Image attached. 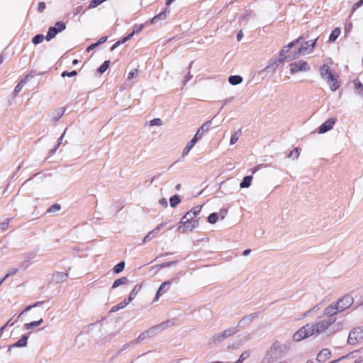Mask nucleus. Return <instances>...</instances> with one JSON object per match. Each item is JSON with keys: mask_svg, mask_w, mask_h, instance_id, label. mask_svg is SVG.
Returning <instances> with one entry per match:
<instances>
[{"mask_svg": "<svg viewBox=\"0 0 363 363\" xmlns=\"http://www.w3.org/2000/svg\"><path fill=\"white\" fill-rule=\"evenodd\" d=\"M333 323L334 320L330 318L306 324L294 334L293 339L295 341H300L311 336H318L326 333Z\"/></svg>", "mask_w": 363, "mask_h": 363, "instance_id": "obj_1", "label": "nucleus"}, {"mask_svg": "<svg viewBox=\"0 0 363 363\" xmlns=\"http://www.w3.org/2000/svg\"><path fill=\"white\" fill-rule=\"evenodd\" d=\"M321 77L327 82L331 91H335L340 87V83L337 81L338 76L334 75L330 68L327 65L320 66L319 69Z\"/></svg>", "mask_w": 363, "mask_h": 363, "instance_id": "obj_2", "label": "nucleus"}, {"mask_svg": "<svg viewBox=\"0 0 363 363\" xmlns=\"http://www.w3.org/2000/svg\"><path fill=\"white\" fill-rule=\"evenodd\" d=\"M192 213H186L180 220L177 230L182 233L192 231L199 226V220L193 217Z\"/></svg>", "mask_w": 363, "mask_h": 363, "instance_id": "obj_3", "label": "nucleus"}, {"mask_svg": "<svg viewBox=\"0 0 363 363\" xmlns=\"http://www.w3.org/2000/svg\"><path fill=\"white\" fill-rule=\"evenodd\" d=\"M172 323V320L164 321L157 325L150 328V329L145 330V332H143L142 333L140 334L138 338L134 340V342H135V345L140 341L146 340L148 337L153 336L158 333L162 332L167 327H169Z\"/></svg>", "mask_w": 363, "mask_h": 363, "instance_id": "obj_4", "label": "nucleus"}, {"mask_svg": "<svg viewBox=\"0 0 363 363\" xmlns=\"http://www.w3.org/2000/svg\"><path fill=\"white\" fill-rule=\"evenodd\" d=\"M316 41L317 38L306 42L304 44L301 45L297 50H294V54L291 56H289V57L296 58L300 55H305L311 53L316 45Z\"/></svg>", "mask_w": 363, "mask_h": 363, "instance_id": "obj_5", "label": "nucleus"}, {"mask_svg": "<svg viewBox=\"0 0 363 363\" xmlns=\"http://www.w3.org/2000/svg\"><path fill=\"white\" fill-rule=\"evenodd\" d=\"M238 332V327H230L222 332L218 333L213 335L211 342L213 343H218L223 341L226 338L236 334Z\"/></svg>", "mask_w": 363, "mask_h": 363, "instance_id": "obj_6", "label": "nucleus"}, {"mask_svg": "<svg viewBox=\"0 0 363 363\" xmlns=\"http://www.w3.org/2000/svg\"><path fill=\"white\" fill-rule=\"evenodd\" d=\"M363 342V327H357L352 330L347 338L349 345H354Z\"/></svg>", "mask_w": 363, "mask_h": 363, "instance_id": "obj_7", "label": "nucleus"}, {"mask_svg": "<svg viewBox=\"0 0 363 363\" xmlns=\"http://www.w3.org/2000/svg\"><path fill=\"white\" fill-rule=\"evenodd\" d=\"M290 73L291 74H296L300 72H308L310 69V66L308 65L306 61L298 60L292 62L289 65Z\"/></svg>", "mask_w": 363, "mask_h": 363, "instance_id": "obj_8", "label": "nucleus"}, {"mask_svg": "<svg viewBox=\"0 0 363 363\" xmlns=\"http://www.w3.org/2000/svg\"><path fill=\"white\" fill-rule=\"evenodd\" d=\"M302 40H303V37H299L296 40L291 42L287 45L284 46L279 53V58L278 61L279 62H283L286 58H289L290 60H292L293 58H290L289 56H291L294 54V52L291 54H289L287 57L285 55V53L289 52V50L292 48H294L295 45L299 44Z\"/></svg>", "mask_w": 363, "mask_h": 363, "instance_id": "obj_9", "label": "nucleus"}, {"mask_svg": "<svg viewBox=\"0 0 363 363\" xmlns=\"http://www.w3.org/2000/svg\"><path fill=\"white\" fill-rule=\"evenodd\" d=\"M354 303V299L350 296H345L340 298L337 302H335L336 306H338V310L340 312L345 311V309L350 308Z\"/></svg>", "mask_w": 363, "mask_h": 363, "instance_id": "obj_10", "label": "nucleus"}, {"mask_svg": "<svg viewBox=\"0 0 363 363\" xmlns=\"http://www.w3.org/2000/svg\"><path fill=\"white\" fill-rule=\"evenodd\" d=\"M212 122L211 121H208L205 122L196 131V134L194 136V138L197 141L200 140L205 133H208L211 129Z\"/></svg>", "mask_w": 363, "mask_h": 363, "instance_id": "obj_11", "label": "nucleus"}, {"mask_svg": "<svg viewBox=\"0 0 363 363\" xmlns=\"http://www.w3.org/2000/svg\"><path fill=\"white\" fill-rule=\"evenodd\" d=\"M259 313H252L248 315H245L242 318L238 324V328H245L251 324V323L258 317Z\"/></svg>", "mask_w": 363, "mask_h": 363, "instance_id": "obj_12", "label": "nucleus"}, {"mask_svg": "<svg viewBox=\"0 0 363 363\" xmlns=\"http://www.w3.org/2000/svg\"><path fill=\"white\" fill-rule=\"evenodd\" d=\"M338 313H340L338 306H336L335 303L328 306L324 310V315L327 317L326 319L331 318L332 320H334V323L336 321V318L335 315Z\"/></svg>", "mask_w": 363, "mask_h": 363, "instance_id": "obj_13", "label": "nucleus"}, {"mask_svg": "<svg viewBox=\"0 0 363 363\" xmlns=\"http://www.w3.org/2000/svg\"><path fill=\"white\" fill-rule=\"evenodd\" d=\"M336 122V118H331L325 121L321 125L319 126L318 133H325L333 128Z\"/></svg>", "mask_w": 363, "mask_h": 363, "instance_id": "obj_14", "label": "nucleus"}, {"mask_svg": "<svg viewBox=\"0 0 363 363\" xmlns=\"http://www.w3.org/2000/svg\"><path fill=\"white\" fill-rule=\"evenodd\" d=\"M172 284V281H164L163 282L160 286L159 287L157 293H156V295H155V300L154 301H157L159 300L160 297L163 295L164 294H165L167 291H169V289H170V286Z\"/></svg>", "mask_w": 363, "mask_h": 363, "instance_id": "obj_15", "label": "nucleus"}, {"mask_svg": "<svg viewBox=\"0 0 363 363\" xmlns=\"http://www.w3.org/2000/svg\"><path fill=\"white\" fill-rule=\"evenodd\" d=\"M33 77V74L30 73V74H28L24 79H23L22 80H21L18 84L17 85L15 86L14 88V90H13V95L14 96H17L18 94V93L21 91L22 88L26 85V84L27 83V81L29 78H32Z\"/></svg>", "mask_w": 363, "mask_h": 363, "instance_id": "obj_16", "label": "nucleus"}, {"mask_svg": "<svg viewBox=\"0 0 363 363\" xmlns=\"http://www.w3.org/2000/svg\"><path fill=\"white\" fill-rule=\"evenodd\" d=\"M169 13H170L169 9L166 8L164 11H161L160 13H159L158 14L155 16L151 19V23H157L159 21L164 20L167 17V16L169 15Z\"/></svg>", "mask_w": 363, "mask_h": 363, "instance_id": "obj_17", "label": "nucleus"}, {"mask_svg": "<svg viewBox=\"0 0 363 363\" xmlns=\"http://www.w3.org/2000/svg\"><path fill=\"white\" fill-rule=\"evenodd\" d=\"M331 356V352L329 349H323L317 355V361L319 362H324L328 359Z\"/></svg>", "mask_w": 363, "mask_h": 363, "instance_id": "obj_18", "label": "nucleus"}, {"mask_svg": "<svg viewBox=\"0 0 363 363\" xmlns=\"http://www.w3.org/2000/svg\"><path fill=\"white\" fill-rule=\"evenodd\" d=\"M28 336L26 335H23L20 340H18L16 342L9 345L8 350L11 351L13 347H23L27 345Z\"/></svg>", "mask_w": 363, "mask_h": 363, "instance_id": "obj_19", "label": "nucleus"}, {"mask_svg": "<svg viewBox=\"0 0 363 363\" xmlns=\"http://www.w3.org/2000/svg\"><path fill=\"white\" fill-rule=\"evenodd\" d=\"M198 141L195 140L194 138L187 143L186 146L184 148L182 156H186L189 154L190 150L193 148V147L196 145Z\"/></svg>", "mask_w": 363, "mask_h": 363, "instance_id": "obj_20", "label": "nucleus"}, {"mask_svg": "<svg viewBox=\"0 0 363 363\" xmlns=\"http://www.w3.org/2000/svg\"><path fill=\"white\" fill-rule=\"evenodd\" d=\"M142 288V285L141 284H136L133 289L130 291V294H129V296H128V301H132L135 298V296H137V294H138V292L140 291Z\"/></svg>", "mask_w": 363, "mask_h": 363, "instance_id": "obj_21", "label": "nucleus"}, {"mask_svg": "<svg viewBox=\"0 0 363 363\" xmlns=\"http://www.w3.org/2000/svg\"><path fill=\"white\" fill-rule=\"evenodd\" d=\"M128 281V279L126 277H122L116 280L112 284L111 288L116 289L121 285L126 284Z\"/></svg>", "mask_w": 363, "mask_h": 363, "instance_id": "obj_22", "label": "nucleus"}, {"mask_svg": "<svg viewBox=\"0 0 363 363\" xmlns=\"http://www.w3.org/2000/svg\"><path fill=\"white\" fill-rule=\"evenodd\" d=\"M242 82V77L240 75H232L228 78V82L232 85H238Z\"/></svg>", "mask_w": 363, "mask_h": 363, "instance_id": "obj_23", "label": "nucleus"}, {"mask_svg": "<svg viewBox=\"0 0 363 363\" xmlns=\"http://www.w3.org/2000/svg\"><path fill=\"white\" fill-rule=\"evenodd\" d=\"M43 322V318H40V320H36V321H32L30 323H26L24 325V327L26 330H32L35 327H38Z\"/></svg>", "mask_w": 363, "mask_h": 363, "instance_id": "obj_24", "label": "nucleus"}, {"mask_svg": "<svg viewBox=\"0 0 363 363\" xmlns=\"http://www.w3.org/2000/svg\"><path fill=\"white\" fill-rule=\"evenodd\" d=\"M252 181V176H246L244 177L243 180L240 184V188H248L250 186Z\"/></svg>", "mask_w": 363, "mask_h": 363, "instance_id": "obj_25", "label": "nucleus"}, {"mask_svg": "<svg viewBox=\"0 0 363 363\" xmlns=\"http://www.w3.org/2000/svg\"><path fill=\"white\" fill-rule=\"evenodd\" d=\"M340 33L341 30L339 28H335L334 30H333L329 36V42H335L336 39L339 37Z\"/></svg>", "mask_w": 363, "mask_h": 363, "instance_id": "obj_26", "label": "nucleus"}, {"mask_svg": "<svg viewBox=\"0 0 363 363\" xmlns=\"http://www.w3.org/2000/svg\"><path fill=\"white\" fill-rule=\"evenodd\" d=\"M65 109L62 108H58L52 114V121L57 122L64 114Z\"/></svg>", "mask_w": 363, "mask_h": 363, "instance_id": "obj_27", "label": "nucleus"}, {"mask_svg": "<svg viewBox=\"0 0 363 363\" xmlns=\"http://www.w3.org/2000/svg\"><path fill=\"white\" fill-rule=\"evenodd\" d=\"M57 33H58L56 31L55 28H52V26L49 28L47 35L45 36L46 40L50 41V40L54 38Z\"/></svg>", "mask_w": 363, "mask_h": 363, "instance_id": "obj_28", "label": "nucleus"}, {"mask_svg": "<svg viewBox=\"0 0 363 363\" xmlns=\"http://www.w3.org/2000/svg\"><path fill=\"white\" fill-rule=\"evenodd\" d=\"M68 277V274L62 272H57L54 274V279L56 281H64Z\"/></svg>", "mask_w": 363, "mask_h": 363, "instance_id": "obj_29", "label": "nucleus"}, {"mask_svg": "<svg viewBox=\"0 0 363 363\" xmlns=\"http://www.w3.org/2000/svg\"><path fill=\"white\" fill-rule=\"evenodd\" d=\"M181 202V199L178 195H174L169 199L170 206L172 208L176 207Z\"/></svg>", "mask_w": 363, "mask_h": 363, "instance_id": "obj_30", "label": "nucleus"}, {"mask_svg": "<svg viewBox=\"0 0 363 363\" xmlns=\"http://www.w3.org/2000/svg\"><path fill=\"white\" fill-rule=\"evenodd\" d=\"M354 89L356 90V93L363 98V84L360 82H355Z\"/></svg>", "mask_w": 363, "mask_h": 363, "instance_id": "obj_31", "label": "nucleus"}, {"mask_svg": "<svg viewBox=\"0 0 363 363\" xmlns=\"http://www.w3.org/2000/svg\"><path fill=\"white\" fill-rule=\"evenodd\" d=\"M125 262H120L118 263L113 269V272L114 274H118L121 272L124 268H125Z\"/></svg>", "mask_w": 363, "mask_h": 363, "instance_id": "obj_32", "label": "nucleus"}, {"mask_svg": "<svg viewBox=\"0 0 363 363\" xmlns=\"http://www.w3.org/2000/svg\"><path fill=\"white\" fill-rule=\"evenodd\" d=\"M52 28H55L57 33H60L66 28V25L62 21H57Z\"/></svg>", "mask_w": 363, "mask_h": 363, "instance_id": "obj_33", "label": "nucleus"}, {"mask_svg": "<svg viewBox=\"0 0 363 363\" xmlns=\"http://www.w3.org/2000/svg\"><path fill=\"white\" fill-rule=\"evenodd\" d=\"M109 65H110L109 60L104 61L103 62V64L98 69V72H99L100 74L104 73L109 67Z\"/></svg>", "mask_w": 363, "mask_h": 363, "instance_id": "obj_34", "label": "nucleus"}, {"mask_svg": "<svg viewBox=\"0 0 363 363\" xmlns=\"http://www.w3.org/2000/svg\"><path fill=\"white\" fill-rule=\"evenodd\" d=\"M45 37L43 34H38L32 39V43L34 45H38L43 41Z\"/></svg>", "mask_w": 363, "mask_h": 363, "instance_id": "obj_35", "label": "nucleus"}, {"mask_svg": "<svg viewBox=\"0 0 363 363\" xmlns=\"http://www.w3.org/2000/svg\"><path fill=\"white\" fill-rule=\"evenodd\" d=\"M298 156H299V150L297 147L293 149L290 152L289 155H288V157L293 160H296L298 157Z\"/></svg>", "mask_w": 363, "mask_h": 363, "instance_id": "obj_36", "label": "nucleus"}, {"mask_svg": "<svg viewBox=\"0 0 363 363\" xmlns=\"http://www.w3.org/2000/svg\"><path fill=\"white\" fill-rule=\"evenodd\" d=\"M202 206H197L189 211L188 213H192L193 217H196L197 215L201 212Z\"/></svg>", "mask_w": 363, "mask_h": 363, "instance_id": "obj_37", "label": "nucleus"}, {"mask_svg": "<svg viewBox=\"0 0 363 363\" xmlns=\"http://www.w3.org/2000/svg\"><path fill=\"white\" fill-rule=\"evenodd\" d=\"M104 1H106L105 0H91L89 4L88 8L89 9L96 8V6L101 4Z\"/></svg>", "mask_w": 363, "mask_h": 363, "instance_id": "obj_38", "label": "nucleus"}, {"mask_svg": "<svg viewBox=\"0 0 363 363\" xmlns=\"http://www.w3.org/2000/svg\"><path fill=\"white\" fill-rule=\"evenodd\" d=\"M218 219V215L216 213H211L208 217V221L210 223H216Z\"/></svg>", "mask_w": 363, "mask_h": 363, "instance_id": "obj_39", "label": "nucleus"}, {"mask_svg": "<svg viewBox=\"0 0 363 363\" xmlns=\"http://www.w3.org/2000/svg\"><path fill=\"white\" fill-rule=\"evenodd\" d=\"M155 231L152 230L150 231L147 235L143 238V243H146L155 238Z\"/></svg>", "mask_w": 363, "mask_h": 363, "instance_id": "obj_40", "label": "nucleus"}, {"mask_svg": "<svg viewBox=\"0 0 363 363\" xmlns=\"http://www.w3.org/2000/svg\"><path fill=\"white\" fill-rule=\"evenodd\" d=\"M65 134V131L60 137V138L58 139V141H57V144L55 145V147L50 150L52 155L55 153V152L57 151V148L60 145V144H61V143H62V141L63 140Z\"/></svg>", "mask_w": 363, "mask_h": 363, "instance_id": "obj_41", "label": "nucleus"}, {"mask_svg": "<svg viewBox=\"0 0 363 363\" xmlns=\"http://www.w3.org/2000/svg\"><path fill=\"white\" fill-rule=\"evenodd\" d=\"M250 357V352L249 351H245L243 352L239 359L237 360L238 363H242L245 359H247Z\"/></svg>", "mask_w": 363, "mask_h": 363, "instance_id": "obj_42", "label": "nucleus"}, {"mask_svg": "<svg viewBox=\"0 0 363 363\" xmlns=\"http://www.w3.org/2000/svg\"><path fill=\"white\" fill-rule=\"evenodd\" d=\"M177 263V261L167 262H164L160 264L156 265V267H160V268H165L167 267L175 265Z\"/></svg>", "mask_w": 363, "mask_h": 363, "instance_id": "obj_43", "label": "nucleus"}, {"mask_svg": "<svg viewBox=\"0 0 363 363\" xmlns=\"http://www.w3.org/2000/svg\"><path fill=\"white\" fill-rule=\"evenodd\" d=\"M162 125V121L160 118H154L150 121V126H161Z\"/></svg>", "mask_w": 363, "mask_h": 363, "instance_id": "obj_44", "label": "nucleus"}, {"mask_svg": "<svg viewBox=\"0 0 363 363\" xmlns=\"http://www.w3.org/2000/svg\"><path fill=\"white\" fill-rule=\"evenodd\" d=\"M238 133H240V130H238V132H235L230 138V145H234L235 143H237V141L238 140Z\"/></svg>", "mask_w": 363, "mask_h": 363, "instance_id": "obj_45", "label": "nucleus"}, {"mask_svg": "<svg viewBox=\"0 0 363 363\" xmlns=\"http://www.w3.org/2000/svg\"><path fill=\"white\" fill-rule=\"evenodd\" d=\"M60 209V206L57 203L52 205L48 209V213H53L58 211Z\"/></svg>", "mask_w": 363, "mask_h": 363, "instance_id": "obj_46", "label": "nucleus"}, {"mask_svg": "<svg viewBox=\"0 0 363 363\" xmlns=\"http://www.w3.org/2000/svg\"><path fill=\"white\" fill-rule=\"evenodd\" d=\"M77 74V71L75 70H73L72 72H67V71H65L62 73L61 76L62 77H74Z\"/></svg>", "mask_w": 363, "mask_h": 363, "instance_id": "obj_47", "label": "nucleus"}, {"mask_svg": "<svg viewBox=\"0 0 363 363\" xmlns=\"http://www.w3.org/2000/svg\"><path fill=\"white\" fill-rule=\"evenodd\" d=\"M363 4V0H359V1L356 2L353 4L352 8V14L362 5Z\"/></svg>", "mask_w": 363, "mask_h": 363, "instance_id": "obj_48", "label": "nucleus"}, {"mask_svg": "<svg viewBox=\"0 0 363 363\" xmlns=\"http://www.w3.org/2000/svg\"><path fill=\"white\" fill-rule=\"evenodd\" d=\"M135 345V342H134V340H133L129 343H126V344L123 345L120 351L121 352L124 351V350H127L128 347H134Z\"/></svg>", "mask_w": 363, "mask_h": 363, "instance_id": "obj_49", "label": "nucleus"}, {"mask_svg": "<svg viewBox=\"0 0 363 363\" xmlns=\"http://www.w3.org/2000/svg\"><path fill=\"white\" fill-rule=\"evenodd\" d=\"M352 28V23L351 21H347L345 26V33H349Z\"/></svg>", "mask_w": 363, "mask_h": 363, "instance_id": "obj_50", "label": "nucleus"}, {"mask_svg": "<svg viewBox=\"0 0 363 363\" xmlns=\"http://www.w3.org/2000/svg\"><path fill=\"white\" fill-rule=\"evenodd\" d=\"M130 301H128V299H125L123 301L117 304V308L121 309L124 308Z\"/></svg>", "mask_w": 363, "mask_h": 363, "instance_id": "obj_51", "label": "nucleus"}, {"mask_svg": "<svg viewBox=\"0 0 363 363\" xmlns=\"http://www.w3.org/2000/svg\"><path fill=\"white\" fill-rule=\"evenodd\" d=\"M12 218L7 219L6 221H5V222H4L2 223H0V229L2 230H6L8 226H9V222H10V220Z\"/></svg>", "mask_w": 363, "mask_h": 363, "instance_id": "obj_52", "label": "nucleus"}, {"mask_svg": "<svg viewBox=\"0 0 363 363\" xmlns=\"http://www.w3.org/2000/svg\"><path fill=\"white\" fill-rule=\"evenodd\" d=\"M18 271V268H12L9 272L5 275V278L7 279L9 277L15 274Z\"/></svg>", "mask_w": 363, "mask_h": 363, "instance_id": "obj_53", "label": "nucleus"}, {"mask_svg": "<svg viewBox=\"0 0 363 363\" xmlns=\"http://www.w3.org/2000/svg\"><path fill=\"white\" fill-rule=\"evenodd\" d=\"M138 74V69H133L128 73V79H133Z\"/></svg>", "mask_w": 363, "mask_h": 363, "instance_id": "obj_54", "label": "nucleus"}, {"mask_svg": "<svg viewBox=\"0 0 363 363\" xmlns=\"http://www.w3.org/2000/svg\"><path fill=\"white\" fill-rule=\"evenodd\" d=\"M45 4L43 1L40 2L38 4V11L40 13H42L45 9Z\"/></svg>", "mask_w": 363, "mask_h": 363, "instance_id": "obj_55", "label": "nucleus"}, {"mask_svg": "<svg viewBox=\"0 0 363 363\" xmlns=\"http://www.w3.org/2000/svg\"><path fill=\"white\" fill-rule=\"evenodd\" d=\"M167 223H162L157 227L153 229V230L155 233H157Z\"/></svg>", "mask_w": 363, "mask_h": 363, "instance_id": "obj_56", "label": "nucleus"}, {"mask_svg": "<svg viewBox=\"0 0 363 363\" xmlns=\"http://www.w3.org/2000/svg\"><path fill=\"white\" fill-rule=\"evenodd\" d=\"M106 40H107V37L106 36H103L96 43V44L98 46V45L105 43Z\"/></svg>", "mask_w": 363, "mask_h": 363, "instance_id": "obj_57", "label": "nucleus"}, {"mask_svg": "<svg viewBox=\"0 0 363 363\" xmlns=\"http://www.w3.org/2000/svg\"><path fill=\"white\" fill-rule=\"evenodd\" d=\"M143 28V25H139V26L136 25V26H135L133 31L135 32V33H138L139 31H140Z\"/></svg>", "mask_w": 363, "mask_h": 363, "instance_id": "obj_58", "label": "nucleus"}, {"mask_svg": "<svg viewBox=\"0 0 363 363\" xmlns=\"http://www.w3.org/2000/svg\"><path fill=\"white\" fill-rule=\"evenodd\" d=\"M159 203L162 206H164L165 207L167 206V201L165 198H162L159 200Z\"/></svg>", "mask_w": 363, "mask_h": 363, "instance_id": "obj_59", "label": "nucleus"}, {"mask_svg": "<svg viewBox=\"0 0 363 363\" xmlns=\"http://www.w3.org/2000/svg\"><path fill=\"white\" fill-rule=\"evenodd\" d=\"M28 260L24 261L20 264V267L22 269H26L28 267Z\"/></svg>", "mask_w": 363, "mask_h": 363, "instance_id": "obj_60", "label": "nucleus"}, {"mask_svg": "<svg viewBox=\"0 0 363 363\" xmlns=\"http://www.w3.org/2000/svg\"><path fill=\"white\" fill-rule=\"evenodd\" d=\"M31 307L30 306H27L21 313H20V315H23L26 314L28 311L31 310Z\"/></svg>", "mask_w": 363, "mask_h": 363, "instance_id": "obj_61", "label": "nucleus"}, {"mask_svg": "<svg viewBox=\"0 0 363 363\" xmlns=\"http://www.w3.org/2000/svg\"><path fill=\"white\" fill-rule=\"evenodd\" d=\"M43 303L44 301H38L32 305H30V306L31 307V308H36L41 306Z\"/></svg>", "mask_w": 363, "mask_h": 363, "instance_id": "obj_62", "label": "nucleus"}, {"mask_svg": "<svg viewBox=\"0 0 363 363\" xmlns=\"http://www.w3.org/2000/svg\"><path fill=\"white\" fill-rule=\"evenodd\" d=\"M192 78V75L189 72L185 77H184V83H186Z\"/></svg>", "mask_w": 363, "mask_h": 363, "instance_id": "obj_63", "label": "nucleus"}, {"mask_svg": "<svg viewBox=\"0 0 363 363\" xmlns=\"http://www.w3.org/2000/svg\"><path fill=\"white\" fill-rule=\"evenodd\" d=\"M96 47H97V45L96 43H93L91 45H90L87 48H86V50L88 52H89L90 50H93L94 48H95Z\"/></svg>", "mask_w": 363, "mask_h": 363, "instance_id": "obj_64", "label": "nucleus"}]
</instances>
